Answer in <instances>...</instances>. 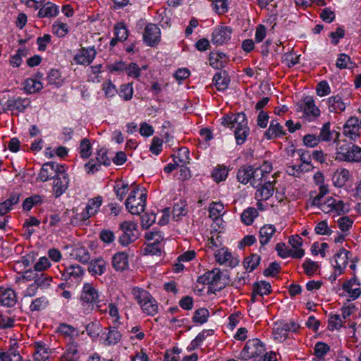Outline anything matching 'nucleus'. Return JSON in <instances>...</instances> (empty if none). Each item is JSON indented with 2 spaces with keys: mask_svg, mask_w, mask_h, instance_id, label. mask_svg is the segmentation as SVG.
<instances>
[{
  "mask_svg": "<svg viewBox=\"0 0 361 361\" xmlns=\"http://www.w3.org/2000/svg\"><path fill=\"white\" fill-rule=\"evenodd\" d=\"M62 279L65 281L75 279L80 281L85 274L84 269L79 264H71L61 271Z\"/></svg>",
  "mask_w": 361,
  "mask_h": 361,
  "instance_id": "nucleus-14",
  "label": "nucleus"
},
{
  "mask_svg": "<svg viewBox=\"0 0 361 361\" xmlns=\"http://www.w3.org/2000/svg\"><path fill=\"white\" fill-rule=\"evenodd\" d=\"M161 32L158 26L153 23L148 24L143 34L144 42L150 47L155 46L160 40Z\"/></svg>",
  "mask_w": 361,
  "mask_h": 361,
  "instance_id": "nucleus-10",
  "label": "nucleus"
},
{
  "mask_svg": "<svg viewBox=\"0 0 361 361\" xmlns=\"http://www.w3.org/2000/svg\"><path fill=\"white\" fill-rule=\"evenodd\" d=\"M329 351V347L327 344L319 342L314 347V355L317 357H322Z\"/></svg>",
  "mask_w": 361,
  "mask_h": 361,
  "instance_id": "nucleus-63",
  "label": "nucleus"
},
{
  "mask_svg": "<svg viewBox=\"0 0 361 361\" xmlns=\"http://www.w3.org/2000/svg\"><path fill=\"white\" fill-rule=\"evenodd\" d=\"M303 268L307 275L312 276L317 271L319 266L315 262L307 260L303 264Z\"/></svg>",
  "mask_w": 361,
  "mask_h": 361,
  "instance_id": "nucleus-64",
  "label": "nucleus"
},
{
  "mask_svg": "<svg viewBox=\"0 0 361 361\" xmlns=\"http://www.w3.org/2000/svg\"><path fill=\"white\" fill-rule=\"evenodd\" d=\"M0 360L1 361H23L16 340L12 339L10 341L9 348L7 351L0 352Z\"/></svg>",
  "mask_w": 361,
  "mask_h": 361,
  "instance_id": "nucleus-12",
  "label": "nucleus"
},
{
  "mask_svg": "<svg viewBox=\"0 0 361 361\" xmlns=\"http://www.w3.org/2000/svg\"><path fill=\"white\" fill-rule=\"evenodd\" d=\"M52 281V277L48 276L47 274L40 273L37 274L35 282H34L38 288H47Z\"/></svg>",
  "mask_w": 361,
  "mask_h": 361,
  "instance_id": "nucleus-45",
  "label": "nucleus"
},
{
  "mask_svg": "<svg viewBox=\"0 0 361 361\" xmlns=\"http://www.w3.org/2000/svg\"><path fill=\"white\" fill-rule=\"evenodd\" d=\"M140 307L144 312L149 315H154L158 312V305L157 301L152 296L143 302Z\"/></svg>",
  "mask_w": 361,
  "mask_h": 361,
  "instance_id": "nucleus-35",
  "label": "nucleus"
},
{
  "mask_svg": "<svg viewBox=\"0 0 361 361\" xmlns=\"http://www.w3.org/2000/svg\"><path fill=\"white\" fill-rule=\"evenodd\" d=\"M87 334L93 339L97 338L102 331V326L98 322H94L86 326Z\"/></svg>",
  "mask_w": 361,
  "mask_h": 361,
  "instance_id": "nucleus-44",
  "label": "nucleus"
},
{
  "mask_svg": "<svg viewBox=\"0 0 361 361\" xmlns=\"http://www.w3.org/2000/svg\"><path fill=\"white\" fill-rule=\"evenodd\" d=\"M271 286L269 283L264 281H262L258 283H255L253 286V292L252 295V301L256 300L257 295H267L271 293Z\"/></svg>",
  "mask_w": 361,
  "mask_h": 361,
  "instance_id": "nucleus-21",
  "label": "nucleus"
},
{
  "mask_svg": "<svg viewBox=\"0 0 361 361\" xmlns=\"http://www.w3.org/2000/svg\"><path fill=\"white\" fill-rule=\"evenodd\" d=\"M30 103L28 99H9L8 101V110L23 111L29 106Z\"/></svg>",
  "mask_w": 361,
  "mask_h": 361,
  "instance_id": "nucleus-34",
  "label": "nucleus"
},
{
  "mask_svg": "<svg viewBox=\"0 0 361 361\" xmlns=\"http://www.w3.org/2000/svg\"><path fill=\"white\" fill-rule=\"evenodd\" d=\"M264 344L258 338L248 340L240 353V357L243 360L254 359L260 361L265 352Z\"/></svg>",
  "mask_w": 361,
  "mask_h": 361,
  "instance_id": "nucleus-3",
  "label": "nucleus"
},
{
  "mask_svg": "<svg viewBox=\"0 0 361 361\" xmlns=\"http://www.w3.org/2000/svg\"><path fill=\"white\" fill-rule=\"evenodd\" d=\"M257 168V177L264 179V181L268 180L270 173L272 171V166L270 164L264 163L263 165Z\"/></svg>",
  "mask_w": 361,
  "mask_h": 361,
  "instance_id": "nucleus-48",
  "label": "nucleus"
},
{
  "mask_svg": "<svg viewBox=\"0 0 361 361\" xmlns=\"http://www.w3.org/2000/svg\"><path fill=\"white\" fill-rule=\"evenodd\" d=\"M111 264L116 271L125 270L128 266V255L125 252L115 254L112 257Z\"/></svg>",
  "mask_w": 361,
  "mask_h": 361,
  "instance_id": "nucleus-22",
  "label": "nucleus"
},
{
  "mask_svg": "<svg viewBox=\"0 0 361 361\" xmlns=\"http://www.w3.org/2000/svg\"><path fill=\"white\" fill-rule=\"evenodd\" d=\"M75 259L82 264H87L90 260V253L84 247H76L74 250Z\"/></svg>",
  "mask_w": 361,
  "mask_h": 361,
  "instance_id": "nucleus-38",
  "label": "nucleus"
},
{
  "mask_svg": "<svg viewBox=\"0 0 361 361\" xmlns=\"http://www.w3.org/2000/svg\"><path fill=\"white\" fill-rule=\"evenodd\" d=\"M102 198L99 196L89 201L85 210L81 214V220H86L91 216L94 215L102 205Z\"/></svg>",
  "mask_w": 361,
  "mask_h": 361,
  "instance_id": "nucleus-18",
  "label": "nucleus"
},
{
  "mask_svg": "<svg viewBox=\"0 0 361 361\" xmlns=\"http://www.w3.org/2000/svg\"><path fill=\"white\" fill-rule=\"evenodd\" d=\"M213 9L218 14H223L228 10L227 2L226 0H215L212 4Z\"/></svg>",
  "mask_w": 361,
  "mask_h": 361,
  "instance_id": "nucleus-60",
  "label": "nucleus"
},
{
  "mask_svg": "<svg viewBox=\"0 0 361 361\" xmlns=\"http://www.w3.org/2000/svg\"><path fill=\"white\" fill-rule=\"evenodd\" d=\"M283 135H285V132L283 130V126L276 121H272L271 122L269 128L264 133V136L268 140H271Z\"/></svg>",
  "mask_w": 361,
  "mask_h": 361,
  "instance_id": "nucleus-26",
  "label": "nucleus"
},
{
  "mask_svg": "<svg viewBox=\"0 0 361 361\" xmlns=\"http://www.w3.org/2000/svg\"><path fill=\"white\" fill-rule=\"evenodd\" d=\"M78 348L77 343L74 342L69 343L63 355V361H78L80 354Z\"/></svg>",
  "mask_w": 361,
  "mask_h": 361,
  "instance_id": "nucleus-28",
  "label": "nucleus"
},
{
  "mask_svg": "<svg viewBox=\"0 0 361 361\" xmlns=\"http://www.w3.org/2000/svg\"><path fill=\"white\" fill-rule=\"evenodd\" d=\"M59 13L58 6L55 4L47 2L44 4L42 8H41L38 12V17L39 18H50L56 16Z\"/></svg>",
  "mask_w": 361,
  "mask_h": 361,
  "instance_id": "nucleus-31",
  "label": "nucleus"
},
{
  "mask_svg": "<svg viewBox=\"0 0 361 361\" xmlns=\"http://www.w3.org/2000/svg\"><path fill=\"white\" fill-rule=\"evenodd\" d=\"M224 204L221 202H212L209 207V217L216 221L217 224L222 221L221 216L224 212Z\"/></svg>",
  "mask_w": 361,
  "mask_h": 361,
  "instance_id": "nucleus-27",
  "label": "nucleus"
},
{
  "mask_svg": "<svg viewBox=\"0 0 361 361\" xmlns=\"http://www.w3.org/2000/svg\"><path fill=\"white\" fill-rule=\"evenodd\" d=\"M18 201L19 195L18 194H12L8 199L0 203V215L6 214Z\"/></svg>",
  "mask_w": 361,
  "mask_h": 361,
  "instance_id": "nucleus-36",
  "label": "nucleus"
},
{
  "mask_svg": "<svg viewBox=\"0 0 361 361\" xmlns=\"http://www.w3.org/2000/svg\"><path fill=\"white\" fill-rule=\"evenodd\" d=\"M350 254L348 250L341 248L334 255L336 264L334 265L335 273L341 274L348 263V255Z\"/></svg>",
  "mask_w": 361,
  "mask_h": 361,
  "instance_id": "nucleus-16",
  "label": "nucleus"
},
{
  "mask_svg": "<svg viewBox=\"0 0 361 361\" xmlns=\"http://www.w3.org/2000/svg\"><path fill=\"white\" fill-rule=\"evenodd\" d=\"M276 232L274 225L268 224L262 226L259 230V243L262 245H267Z\"/></svg>",
  "mask_w": 361,
  "mask_h": 361,
  "instance_id": "nucleus-25",
  "label": "nucleus"
},
{
  "mask_svg": "<svg viewBox=\"0 0 361 361\" xmlns=\"http://www.w3.org/2000/svg\"><path fill=\"white\" fill-rule=\"evenodd\" d=\"M221 125L235 128V137L238 145L245 142L249 133L245 114H226L218 119Z\"/></svg>",
  "mask_w": 361,
  "mask_h": 361,
  "instance_id": "nucleus-2",
  "label": "nucleus"
},
{
  "mask_svg": "<svg viewBox=\"0 0 361 361\" xmlns=\"http://www.w3.org/2000/svg\"><path fill=\"white\" fill-rule=\"evenodd\" d=\"M316 90L317 94L320 97L328 95L331 92L329 83L325 80H322L317 84Z\"/></svg>",
  "mask_w": 361,
  "mask_h": 361,
  "instance_id": "nucleus-61",
  "label": "nucleus"
},
{
  "mask_svg": "<svg viewBox=\"0 0 361 361\" xmlns=\"http://www.w3.org/2000/svg\"><path fill=\"white\" fill-rule=\"evenodd\" d=\"M102 90L107 98H111L118 93V90L111 80L104 81L103 82Z\"/></svg>",
  "mask_w": 361,
  "mask_h": 361,
  "instance_id": "nucleus-54",
  "label": "nucleus"
},
{
  "mask_svg": "<svg viewBox=\"0 0 361 361\" xmlns=\"http://www.w3.org/2000/svg\"><path fill=\"white\" fill-rule=\"evenodd\" d=\"M51 267V263L49 259L46 257H40L38 261L35 263L34 266V269L35 271H39L43 273L42 271H46Z\"/></svg>",
  "mask_w": 361,
  "mask_h": 361,
  "instance_id": "nucleus-55",
  "label": "nucleus"
},
{
  "mask_svg": "<svg viewBox=\"0 0 361 361\" xmlns=\"http://www.w3.org/2000/svg\"><path fill=\"white\" fill-rule=\"evenodd\" d=\"M110 159L107 157L106 153L104 150L101 149L97 152L96 157V161L93 159L89 161L85 165V168L87 173H94L98 171L99 167L103 164L104 166H109L110 164Z\"/></svg>",
  "mask_w": 361,
  "mask_h": 361,
  "instance_id": "nucleus-13",
  "label": "nucleus"
},
{
  "mask_svg": "<svg viewBox=\"0 0 361 361\" xmlns=\"http://www.w3.org/2000/svg\"><path fill=\"white\" fill-rule=\"evenodd\" d=\"M232 34V29L226 25L216 26L212 33V42L216 45H222L226 43Z\"/></svg>",
  "mask_w": 361,
  "mask_h": 361,
  "instance_id": "nucleus-8",
  "label": "nucleus"
},
{
  "mask_svg": "<svg viewBox=\"0 0 361 361\" xmlns=\"http://www.w3.org/2000/svg\"><path fill=\"white\" fill-rule=\"evenodd\" d=\"M92 145L87 138L82 140L80 145V153L82 158H87L91 155Z\"/></svg>",
  "mask_w": 361,
  "mask_h": 361,
  "instance_id": "nucleus-53",
  "label": "nucleus"
},
{
  "mask_svg": "<svg viewBox=\"0 0 361 361\" xmlns=\"http://www.w3.org/2000/svg\"><path fill=\"white\" fill-rule=\"evenodd\" d=\"M0 302L4 306L13 307L16 302V295L13 290L5 289L0 295Z\"/></svg>",
  "mask_w": 361,
  "mask_h": 361,
  "instance_id": "nucleus-30",
  "label": "nucleus"
},
{
  "mask_svg": "<svg viewBox=\"0 0 361 361\" xmlns=\"http://www.w3.org/2000/svg\"><path fill=\"white\" fill-rule=\"evenodd\" d=\"M214 257L216 261L220 264H226L233 268L239 264V259L234 257L231 252H228L226 247H221L215 251Z\"/></svg>",
  "mask_w": 361,
  "mask_h": 361,
  "instance_id": "nucleus-9",
  "label": "nucleus"
},
{
  "mask_svg": "<svg viewBox=\"0 0 361 361\" xmlns=\"http://www.w3.org/2000/svg\"><path fill=\"white\" fill-rule=\"evenodd\" d=\"M321 142L319 135L316 136L313 134H308L304 136L303 142L305 145L310 147H314Z\"/></svg>",
  "mask_w": 361,
  "mask_h": 361,
  "instance_id": "nucleus-62",
  "label": "nucleus"
},
{
  "mask_svg": "<svg viewBox=\"0 0 361 361\" xmlns=\"http://www.w3.org/2000/svg\"><path fill=\"white\" fill-rule=\"evenodd\" d=\"M131 293L140 305L151 296L147 290L137 287L132 288Z\"/></svg>",
  "mask_w": 361,
  "mask_h": 361,
  "instance_id": "nucleus-43",
  "label": "nucleus"
},
{
  "mask_svg": "<svg viewBox=\"0 0 361 361\" xmlns=\"http://www.w3.org/2000/svg\"><path fill=\"white\" fill-rule=\"evenodd\" d=\"M275 182L274 180H268L264 181L260 188L256 191L255 197L259 201L268 200L273 194L274 185L273 183Z\"/></svg>",
  "mask_w": 361,
  "mask_h": 361,
  "instance_id": "nucleus-17",
  "label": "nucleus"
},
{
  "mask_svg": "<svg viewBox=\"0 0 361 361\" xmlns=\"http://www.w3.org/2000/svg\"><path fill=\"white\" fill-rule=\"evenodd\" d=\"M173 161L179 166L188 164L190 162L189 149L187 147L178 149L177 154L173 157Z\"/></svg>",
  "mask_w": 361,
  "mask_h": 361,
  "instance_id": "nucleus-33",
  "label": "nucleus"
},
{
  "mask_svg": "<svg viewBox=\"0 0 361 361\" xmlns=\"http://www.w3.org/2000/svg\"><path fill=\"white\" fill-rule=\"evenodd\" d=\"M49 303L46 297L42 296L34 300L30 305L31 311H40L44 309Z\"/></svg>",
  "mask_w": 361,
  "mask_h": 361,
  "instance_id": "nucleus-49",
  "label": "nucleus"
},
{
  "mask_svg": "<svg viewBox=\"0 0 361 361\" xmlns=\"http://www.w3.org/2000/svg\"><path fill=\"white\" fill-rule=\"evenodd\" d=\"M118 94L126 101L131 99L133 94V84L129 82L121 85Z\"/></svg>",
  "mask_w": 361,
  "mask_h": 361,
  "instance_id": "nucleus-46",
  "label": "nucleus"
},
{
  "mask_svg": "<svg viewBox=\"0 0 361 361\" xmlns=\"http://www.w3.org/2000/svg\"><path fill=\"white\" fill-rule=\"evenodd\" d=\"M340 133L330 130V123H324L321 129L319 137L321 141L333 140L336 143V160L348 162L361 161V148L346 140H339Z\"/></svg>",
  "mask_w": 361,
  "mask_h": 361,
  "instance_id": "nucleus-1",
  "label": "nucleus"
},
{
  "mask_svg": "<svg viewBox=\"0 0 361 361\" xmlns=\"http://www.w3.org/2000/svg\"><path fill=\"white\" fill-rule=\"evenodd\" d=\"M115 35L120 39V42L124 41L128 38V30L123 23H118L114 26Z\"/></svg>",
  "mask_w": 361,
  "mask_h": 361,
  "instance_id": "nucleus-50",
  "label": "nucleus"
},
{
  "mask_svg": "<svg viewBox=\"0 0 361 361\" xmlns=\"http://www.w3.org/2000/svg\"><path fill=\"white\" fill-rule=\"evenodd\" d=\"M138 192V188L134 189L129 195L125 203L128 212L134 215H140L142 213L146 206V194L142 192L140 196L136 198V195Z\"/></svg>",
  "mask_w": 361,
  "mask_h": 361,
  "instance_id": "nucleus-5",
  "label": "nucleus"
},
{
  "mask_svg": "<svg viewBox=\"0 0 361 361\" xmlns=\"http://www.w3.org/2000/svg\"><path fill=\"white\" fill-rule=\"evenodd\" d=\"M96 54L97 52L93 47L87 49L82 48L75 56L74 59L78 64L87 66L92 62L95 58Z\"/></svg>",
  "mask_w": 361,
  "mask_h": 361,
  "instance_id": "nucleus-15",
  "label": "nucleus"
},
{
  "mask_svg": "<svg viewBox=\"0 0 361 361\" xmlns=\"http://www.w3.org/2000/svg\"><path fill=\"white\" fill-rule=\"evenodd\" d=\"M35 361H49L48 349L42 345H38L33 355Z\"/></svg>",
  "mask_w": 361,
  "mask_h": 361,
  "instance_id": "nucleus-42",
  "label": "nucleus"
},
{
  "mask_svg": "<svg viewBox=\"0 0 361 361\" xmlns=\"http://www.w3.org/2000/svg\"><path fill=\"white\" fill-rule=\"evenodd\" d=\"M188 209L185 201L179 200L173 207V218L178 220L182 216L186 215Z\"/></svg>",
  "mask_w": 361,
  "mask_h": 361,
  "instance_id": "nucleus-41",
  "label": "nucleus"
},
{
  "mask_svg": "<svg viewBox=\"0 0 361 361\" xmlns=\"http://www.w3.org/2000/svg\"><path fill=\"white\" fill-rule=\"evenodd\" d=\"M221 279L220 269H214L210 271L206 272L203 276H200L198 282L204 284L217 285Z\"/></svg>",
  "mask_w": 361,
  "mask_h": 361,
  "instance_id": "nucleus-20",
  "label": "nucleus"
},
{
  "mask_svg": "<svg viewBox=\"0 0 361 361\" xmlns=\"http://www.w3.org/2000/svg\"><path fill=\"white\" fill-rule=\"evenodd\" d=\"M82 300L86 302H97L98 293L97 290L90 283H86L82 290Z\"/></svg>",
  "mask_w": 361,
  "mask_h": 361,
  "instance_id": "nucleus-23",
  "label": "nucleus"
},
{
  "mask_svg": "<svg viewBox=\"0 0 361 361\" xmlns=\"http://www.w3.org/2000/svg\"><path fill=\"white\" fill-rule=\"evenodd\" d=\"M119 229L121 234L118 238V242L123 246H127L135 241L139 236L137 224L133 221H123L120 224Z\"/></svg>",
  "mask_w": 361,
  "mask_h": 361,
  "instance_id": "nucleus-6",
  "label": "nucleus"
},
{
  "mask_svg": "<svg viewBox=\"0 0 361 361\" xmlns=\"http://www.w3.org/2000/svg\"><path fill=\"white\" fill-rule=\"evenodd\" d=\"M213 81L219 90H224L228 87L230 80L226 71L216 73L213 77Z\"/></svg>",
  "mask_w": 361,
  "mask_h": 361,
  "instance_id": "nucleus-32",
  "label": "nucleus"
},
{
  "mask_svg": "<svg viewBox=\"0 0 361 361\" xmlns=\"http://www.w3.org/2000/svg\"><path fill=\"white\" fill-rule=\"evenodd\" d=\"M343 322L345 321H343L340 315L331 314L329 318L328 328L331 331L338 330L343 326Z\"/></svg>",
  "mask_w": 361,
  "mask_h": 361,
  "instance_id": "nucleus-51",
  "label": "nucleus"
},
{
  "mask_svg": "<svg viewBox=\"0 0 361 361\" xmlns=\"http://www.w3.org/2000/svg\"><path fill=\"white\" fill-rule=\"evenodd\" d=\"M210 65L214 68L224 67L227 62L228 59L225 54L222 52L212 51L209 57Z\"/></svg>",
  "mask_w": 361,
  "mask_h": 361,
  "instance_id": "nucleus-24",
  "label": "nucleus"
},
{
  "mask_svg": "<svg viewBox=\"0 0 361 361\" xmlns=\"http://www.w3.org/2000/svg\"><path fill=\"white\" fill-rule=\"evenodd\" d=\"M64 166L56 164L54 161H49L44 164L37 175V180L46 182L54 178L59 173L64 171Z\"/></svg>",
  "mask_w": 361,
  "mask_h": 361,
  "instance_id": "nucleus-7",
  "label": "nucleus"
},
{
  "mask_svg": "<svg viewBox=\"0 0 361 361\" xmlns=\"http://www.w3.org/2000/svg\"><path fill=\"white\" fill-rule=\"evenodd\" d=\"M361 127H343V134L350 140H355L359 136Z\"/></svg>",
  "mask_w": 361,
  "mask_h": 361,
  "instance_id": "nucleus-59",
  "label": "nucleus"
},
{
  "mask_svg": "<svg viewBox=\"0 0 361 361\" xmlns=\"http://www.w3.org/2000/svg\"><path fill=\"white\" fill-rule=\"evenodd\" d=\"M228 175V170L225 166H219L212 172V177L216 182L224 180Z\"/></svg>",
  "mask_w": 361,
  "mask_h": 361,
  "instance_id": "nucleus-57",
  "label": "nucleus"
},
{
  "mask_svg": "<svg viewBox=\"0 0 361 361\" xmlns=\"http://www.w3.org/2000/svg\"><path fill=\"white\" fill-rule=\"evenodd\" d=\"M329 110L330 112L338 113V111H344L345 109V104L343 102L342 98L338 96H334L329 98Z\"/></svg>",
  "mask_w": 361,
  "mask_h": 361,
  "instance_id": "nucleus-29",
  "label": "nucleus"
},
{
  "mask_svg": "<svg viewBox=\"0 0 361 361\" xmlns=\"http://www.w3.org/2000/svg\"><path fill=\"white\" fill-rule=\"evenodd\" d=\"M260 259V257L257 254H252L245 257L243 262L245 269L248 271H253L259 265Z\"/></svg>",
  "mask_w": 361,
  "mask_h": 361,
  "instance_id": "nucleus-37",
  "label": "nucleus"
},
{
  "mask_svg": "<svg viewBox=\"0 0 361 361\" xmlns=\"http://www.w3.org/2000/svg\"><path fill=\"white\" fill-rule=\"evenodd\" d=\"M25 90L29 93H35L42 88L41 82L32 78H28L25 80Z\"/></svg>",
  "mask_w": 361,
  "mask_h": 361,
  "instance_id": "nucleus-47",
  "label": "nucleus"
},
{
  "mask_svg": "<svg viewBox=\"0 0 361 361\" xmlns=\"http://www.w3.org/2000/svg\"><path fill=\"white\" fill-rule=\"evenodd\" d=\"M336 67L340 69L353 68L355 63L351 61L350 57L345 54H340L336 61Z\"/></svg>",
  "mask_w": 361,
  "mask_h": 361,
  "instance_id": "nucleus-39",
  "label": "nucleus"
},
{
  "mask_svg": "<svg viewBox=\"0 0 361 361\" xmlns=\"http://www.w3.org/2000/svg\"><path fill=\"white\" fill-rule=\"evenodd\" d=\"M121 338V333L116 329H112L109 331L105 342L108 345H114L118 343Z\"/></svg>",
  "mask_w": 361,
  "mask_h": 361,
  "instance_id": "nucleus-52",
  "label": "nucleus"
},
{
  "mask_svg": "<svg viewBox=\"0 0 361 361\" xmlns=\"http://www.w3.org/2000/svg\"><path fill=\"white\" fill-rule=\"evenodd\" d=\"M303 113H315L319 111L314 104V101L311 97H306L303 100Z\"/></svg>",
  "mask_w": 361,
  "mask_h": 361,
  "instance_id": "nucleus-58",
  "label": "nucleus"
},
{
  "mask_svg": "<svg viewBox=\"0 0 361 361\" xmlns=\"http://www.w3.org/2000/svg\"><path fill=\"white\" fill-rule=\"evenodd\" d=\"M258 216V212L253 207H249L245 209L241 215L242 221L246 225L252 224L255 217Z\"/></svg>",
  "mask_w": 361,
  "mask_h": 361,
  "instance_id": "nucleus-40",
  "label": "nucleus"
},
{
  "mask_svg": "<svg viewBox=\"0 0 361 361\" xmlns=\"http://www.w3.org/2000/svg\"><path fill=\"white\" fill-rule=\"evenodd\" d=\"M53 179V193L56 197H59L67 190L69 179L67 174L65 173V171L59 173Z\"/></svg>",
  "mask_w": 361,
  "mask_h": 361,
  "instance_id": "nucleus-11",
  "label": "nucleus"
},
{
  "mask_svg": "<svg viewBox=\"0 0 361 361\" xmlns=\"http://www.w3.org/2000/svg\"><path fill=\"white\" fill-rule=\"evenodd\" d=\"M107 262L102 257L92 259L90 262L87 270L92 276L102 275L106 270Z\"/></svg>",
  "mask_w": 361,
  "mask_h": 361,
  "instance_id": "nucleus-19",
  "label": "nucleus"
},
{
  "mask_svg": "<svg viewBox=\"0 0 361 361\" xmlns=\"http://www.w3.org/2000/svg\"><path fill=\"white\" fill-rule=\"evenodd\" d=\"M257 168L250 165L241 166L237 173V178L238 181L243 184H250L255 188H259L264 183V179L257 178Z\"/></svg>",
  "mask_w": 361,
  "mask_h": 361,
  "instance_id": "nucleus-4",
  "label": "nucleus"
},
{
  "mask_svg": "<svg viewBox=\"0 0 361 361\" xmlns=\"http://www.w3.org/2000/svg\"><path fill=\"white\" fill-rule=\"evenodd\" d=\"M209 316V311L205 308L198 309L195 311L193 317V321L200 324H204L207 322Z\"/></svg>",
  "mask_w": 361,
  "mask_h": 361,
  "instance_id": "nucleus-56",
  "label": "nucleus"
}]
</instances>
